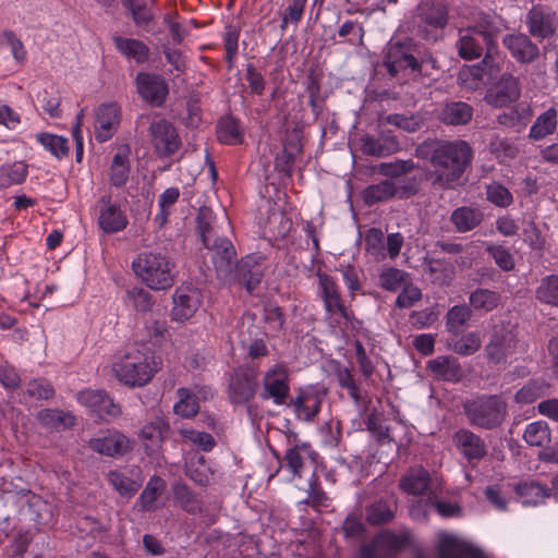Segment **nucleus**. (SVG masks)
<instances>
[{"label": "nucleus", "mask_w": 558, "mask_h": 558, "mask_svg": "<svg viewBox=\"0 0 558 558\" xmlns=\"http://www.w3.org/2000/svg\"><path fill=\"white\" fill-rule=\"evenodd\" d=\"M425 150L429 154L433 168V185L439 189H454L459 185L473 159V149L463 140L426 142L418 148L421 155Z\"/></svg>", "instance_id": "f257e3e1"}, {"label": "nucleus", "mask_w": 558, "mask_h": 558, "mask_svg": "<svg viewBox=\"0 0 558 558\" xmlns=\"http://www.w3.org/2000/svg\"><path fill=\"white\" fill-rule=\"evenodd\" d=\"M196 221L199 236L210 254L217 277L223 281L233 279L236 268V252L232 242L217 234L214 226L215 217L209 208H201Z\"/></svg>", "instance_id": "f03ea898"}, {"label": "nucleus", "mask_w": 558, "mask_h": 558, "mask_svg": "<svg viewBox=\"0 0 558 558\" xmlns=\"http://www.w3.org/2000/svg\"><path fill=\"white\" fill-rule=\"evenodd\" d=\"M417 43L410 37L389 44L384 65L390 76L410 70L413 78L427 75V68L437 69V60L429 52H417Z\"/></svg>", "instance_id": "7ed1b4c3"}, {"label": "nucleus", "mask_w": 558, "mask_h": 558, "mask_svg": "<svg viewBox=\"0 0 558 558\" xmlns=\"http://www.w3.org/2000/svg\"><path fill=\"white\" fill-rule=\"evenodd\" d=\"M450 20L449 8L440 0H420L409 21L408 29L428 43L442 38Z\"/></svg>", "instance_id": "20e7f679"}, {"label": "nucleus", "mask_w": 558, "mask_h": 558, "mask_svg": "<svg viewBox=\"0 0 558 558\" xmlns=\"http://www.w3.org/2000/svg\"><path fill=\"white\" fill-rule=\"evenodd\" d=\"M161 360L149 351L131 349L113 364L117 379L131 387L146 385L160 369Z\"/></svg>", "instance_id": "39448f33"}, {"label": "nucleus", "mask_w": 558, "mask_h": 558, "mask_svg": "<svg viewBox=\"0 0 558 558\" xmlns=\"http://www.w3.org/2000/svg\"><path fill=\"white\" fill-rule=\"evenodd\" d=\"M132 267L136 277L151 290H167L174 283V264L162 252H143L133 260Z\"/></svg>", "instance_id": "423d86ee"}, {"label": "nucleus", "mask_w": 558, "mask_h": 558, "mask_svg": "<svg viewBox=\"0 0 558 558\" xmlns=\"http://www.w3.org/2000/svg\"><path fill=\"white\" fill-rule=\"evenodd\" d=\"M462 408L469 424L485 430L500 427L508 415V404L499 395L476 396L465 400Z\"/></svg>", "instance_id": "0eeeda50"}, {"label": "nucleus", "mask_w": 558, "mask_h": 558, "mask_svg": "<svg viewBox=\"0 0 558 558\" xmlns=\"http://www.w3.org/2000/svg\"><path fill=\"white\" fill-rule=\"evenodd\" d=\"M262 384V399L272 400L277 405L287 403L290 396V386L289 369L284 364L278 363L269 367L263 376Z\"/></svg>", "instance_id": "6e6552de"}, {"label": "nucleus", "mask_w": 558, "mask_h": 558, "mask_svg": "<svg viewBox=\"0 0 558 558\" xmlns=\"http://www.w3.org/2000/svg\"><path fill=\"white\" fill-rule=\"evenodd\" d=\"M517 343V336L511 329L495 326L490 339L485 345L486 356L494 364L506 363L507 357L515 352Z\"/></svg>", "instance_id": "1a4fd4ad"}, {"label": "nucleus", "mask_w": 558, "mask_h": 558, "mask_svg": "<svg viewBox=\"0 0 558 558\" xmlns=\"http://www.w3.org/2000/svg\"><path fill=\"white\" fill-rule=\"evenodd\" d=\"M150 142L160 156H171L181 147V141L174 126L165 119L150 122Z\"/></svg>", "instance_id": "9d476101"}, {"label": "nucleus", "mask_w": 558, "mask_h": 558, "mask_svg": "<svg viewBox=\"0 0 558 558\" xmlns=\"http://www.w3.org/2000/svg\"><path fill=\"white\" fill-rule=\"evenodd\" d=\"M521 96V83L518 77L504 73L485 94L484 100L492 107L501 108L515 102Z\"/></svg>", "instance_id": "9b49d317"}, {"label": "nucleus", "mask_w": 558, "mask_h": 558, "mask_svg": "<svg viewBox=\"0 0 558 558\" xmlns=\"http://www.w3.org/2000/svg\"><path fill=\"white\" fill-rule=\"evenodd\" d=\"M493 43L492 34L477 27L460 29L456 44L458 53L462 59L473 60L482 56L484 46L489 49Z\"/></svg>", "instance_id": "f8f14e48"}, {"label": "nucleus", "mask_w": 558, "mask_h": 558, "mask_svg": "<svg viewBox=\"0 0 558 558\" xmlns=\"http://www.w3.org/2000/svg\"><path fill=\"white\" fill-rule=\"evenodd\" d=\"M88 448L107 457L125 454L130 449V439L117 429L99 432L88 440Z\"/></svg>", "instance_id": "ddd939ff"}, {"label": "nucleus", "mask_w": 558, "mask_h": 558, "mask_svg": "<svg viewBox=\"0 0 558 558\" xmlns=\"http://www.w3.org/2000/svg\"><path fill=\"white\" fill-rule=\"evenodd\" d=\"M256 388L257 372L240 368L230 377L228 387L229 399L232 403H246L255 396Z\"/></svg>", "instance_id": "4468645a"}, {"label": "nucleus", "mask_w": 558, "mask_h": 558, "mask_svg": "<svg viewBox=\"0 0 558 558\" xmlns=\"http://www.w3.org/2000/svg\"><path fill=\"white\" fill-rule=\"evenodd\" d=\"M202 305V293L192 287H180L173 295L171 317L173 320L184 322L194 316Z\"/></svg>", "instance_id": "2eb2a0df"}, {"label": "nucleus", "mask_w": 558, "mask_h": 558, "mask_svg": "<svg viewBox=\"0 0 558 558\" xmlns=\"http://www.w3.org/2000/svg\"><path fill=\"white\" fill-rule=\"evenodd\" d=\"M121 121V110L116 102L100 105L95 111V137L102 143L110 140Z\"/></svg>", "instance_id": "dca6fc26"}, {"label": "nucleus", "mask_w": 558, "mask_h": 558, "mask_svg": "<svg viewBox=\"0 0 558 558\" xmlns=\"http://www.w3.org/2000/svg\"><path fill=\"white\" fill-rule=\"evenodd\" d=\"M317 452L307 442H298L289 447L283 456V465L295 477H302L303 471L316 463Z\"/></svg>", "instance_id": "f3484780"}, {"label": "nucleus", "mask_w": 558, "mask_h": 558, "mask_svg": "<svg viewBox=\"0 0 558 558\" xmlns=\"http://www.w3.org/2000/svg\"><path fill=\"white\" fill-rule=\"evenodd\" d=\"M556 13L543 5H534L526 15L529 33L542 39L554 36L556 32Z\"/></svg>", "instance_id": "a211bd4d"}, {"label": "nucleus", "mask_w": 558, "mask_h": 558, "mask_svg": "<svg viewBox=\"0 0 558 558\" xmlns=\"http://www.w3.org/2000/svg\"><path fill=\"white\" fill-rule=\"evenodd\" d=\"M78 401L102 420L116 418L121 413L120 407L102 390H84L78 393Z\"/></svg>", "instance_id": "6ab92c4d"}, {"label": "nucleus", "mask_w": 558, "mask_h": 558, "mask_svg": "<svg viewBox=\"0 0 558 558\" xmlns=\"http://www.w3.org/2000/svg\"><path fill=\"white\" fill-rule=\"evenodd\" d=\"M107 480L119 495L124 498L133 497L143 484V476L138 466H133L124 471H109Z\"/></svg>", "instance_id": "aec40b11"}, {"label": "nucleus", "mask_w": 558, "mask_h": 558, "mask_svg": "<svg viewBox=\"0 0 558 558\" xmlns=\"http://www.w3.org/2000/svg\"><path fill=\"white\" fill-rule=\"evenodd\" d=\"M98 225L104 232L116 233L126 227V216L118 205L111 203V198L109 196H102L98 201Z\"/></svg>", "instance_id": "412c9836"}, {"label": "nucleus", "mask_w": 558, "mask_h": 558, "mask_svg": "<svg viewBox=\"0 0 558 558\" xmlns=\"http://www.w3.org/2000/svg\"><path fill=\"white\" fill-rule=\"evenodd\" d=\"M265 259L258 255H247L236 263L238 277L248 292H253L262 282L265 271Z\"/></svg>", "instance_id": "4be33fe9"}, {"label": "nucleus", "mask_w": 558, "mask_h": 558, "mask_svg": "<svg viewBox=\"0 0 558 558\" xmlns=\"http://www.w3.org/2000/svg\"><path fill=\"white\" fill-rule=\"evenodd\" d=\"M504 45L508 48L511 56L521 63H532L539 56V49L527 35L509 34L504 38Z\"/></svg>", "instance_id": "5701e85b"}, {"label": "nucleus", "mask_w": 558, "mask_h": 558, "mask_svg": "<svg viewBox=\"0 0 558 558\" xmlns=\"http://www.w3.org/2000/svg\"><path fill=\"white\" fill-rule=\"evenodd\" d=\"M453 442L468 460H481L487 453L485 441L466 428H461L454 433Z\"/></svg>", "instance_id": "b1692460"}, {"label": "nucleus", "mask_w": 558, "mask_h": 558, "mask_svg": "<svg viewBox=\"0 0 558 558\" xmlns=\"http://www.w3.org/2000/svg\"><path fill=\"white\" fill-rule=\"evenodd\" d=\"M318 281L326 311L332 315L338 314L343 318H348L347 307L341 300L335 280L326 274H318Z\"/></svg>", "instance_id": "393cba45"}, {"label": "nucleus", "mask_w": 558, "mask_h": 558, "mask_svg": "<svg viewBox=\"0 0 558 558\" xmlns=\"http://www.w3.org/2000/svg\"><path fill=\"white\" fill-rule=\"evenodd\" d=\"M438 558H486L480 550L459 538L441 534L438 542Z\"/></svg>", "instance_id": "a878e982"}, {"label": "nucleus", "mask_w": 558, "mask_h": 558, "mask_svg": "<svg viewBox=\"0 0 558 558\" xmlns=\"http://www.w3.org/2000/svg\"><path fill=\"white\" fill-rule=\"evenodd\" d=\"M137 89L147 101L156 105L163 102L168 93L165 81L154 74L138 73L136 76Z\"/></svg>", "instance_id": "bb28decb"}, {"label": "nucleus", "mask_w": 558, "mask_h": 558, "mask_svg": "<svg viewBox=\"0 0 558 558\" xmlns=\"http://www.w3.org/2000/svg\"><path fill=\"white\" fill-rule=\"evenodd\" d=\"M473 107L464 101L445 102L439 111L438 119L446 125H465L473 118Z\"/></svg>", "instance_id": "cd10ccee"}, {"label": "nucleus", "mask_w": 558, "mask_h": 558, "mask_svg": "<svg viewBox=\"0 0 558 558\" xmlns=\"http://www.w3.org/2000/svg\"><path fill=\"white\" fill-rule=\"evenodd\" d=\"M428 368L435 377L446 381L458 383L464 376L459 361L453 356H437L428 362Z\"/></svg>", "instance_id": "c85d7f7f"}, {"label": "nucleus", "mask_w": 558, "mask_h": 558, "mask_svg": "<svg viewBox=\"0 0 558 558\" xmlns=\"http://www.w3.org/2000/svg\"><path fill=\"white\" fill-rule=\"evenodd\" d=\"M483 219V211L480 208L471 206L458 207L450 215V222L459 233L474 230L482 223Z\"/></svg>", "instance_id": "c756f323"}, {"label": "nucleus", "mask_w": 558, "mask_h": 558, "mask_svg": "<svg viewBox=\"0 0 558 558\" xmlns=\"http://www.w3.org/2000/svg\"><path fill=\"white\" fill-rule=\"evenodd\" d=\"M429 473L422 466L411 468L401 478L399 487L409 495H422L429 486Z\"/></svg>", "instance_id": "7c9ffc66"}, {"label": "nucleus", "mask_w": 558, "mask_h": 558, "mask_svg": "<svg viewBox=\"0 0 558 558\" xmlns=\"http://www.w3.org/2000/svg\"><path fill=\"white\" fill-rule=\"evenodd\" d=\"M424 271L439 286L449 284L456 277L454 265L446 258H428L424 262Z\"/></svg>", "instance_id": "2f4dec72"}, {"label": "nucleus", "mask_w": 558, "mask_h": 558, "mask_svg": "<svg viewBox=\"0 0 558 558\" xmlns=\"http://www.w3.org/2000/svg\"><path fill=\"white\" fill-rule=\"evenodd\" d=\"M167 483L159 476H153L141 493L137 504L142 511H155L158 509L157 500L163 495Z\"/></svg>", "instance_id": "473e14b6"}, {"label": "nucleus", "mask_w": 558, "mask_h": 558, "mask_svg": "<svg viewBox=\"0 0 558 558\" xmlns=\"http://www.w3.org/2000/svg\"><path fill=\"white\" fill-rule=\"evenodd\" d=\"M113 43L117 50L128 59H133L136 63L148 60L149 47L142 40L114 36Z\"/></svg>", "instance_id": "72a5a7b5"}, {"label": "nucleus", "mask_w": 558, "mask_h": 558, "mask_svg": "<svg viewBox=\"0 0 558 558\" xmlns=\"http://www.w3.org/2000/svg\"><path fill=\"white\" fill-rule=\"evenodd\" d=\"M130 148L129 146H120L112 158L110 166V182L112 185L123 186L130 174Z\"/></svg>", "instance_id": "f704fd0d"}, {"label": "nucleus", "mask_w": 558, "mask_h": 558, "mask_svg": "<svg viewBox=\"0 0 558 558\" xmlns=\"http://www.w3.org/2000/svg\"><path fill=\"white\" fill-rule=\"evenodd\" d=\"M558 125V112L556 108L550 107L539 114L530 129L529 137L534 141H541L556 132Z\"/></svg>", "instance_id": "c9c22d12"}, {"label": "nucleus", "mask_w": 558, "mask_h": 558, "mask_svg": "<svg viewBox=\"0 0 558 558\" xmlns=\"http://www.w3.org/2000/svg\"><path fill=\"white\" fill-rule=\"evenodd\" d=\"M291 404L300 418L310 422L319 413L322 399L318 393L302 392Z\"/></svg>", "instance_id": "e433bc0d"}, {"label": "nucleus", "mask_w": 558, "mask_h": 558, "mask_svg": "<svg viewBox=\"0 0 558 558\" xmlns=\"http://www.w3.org/2000/svg\"><path fill=\"white\" fill-rule=\"evenodd\" d=\"M513 489L526 505H536L550 496V489L535 481H521Z\"/></svg>", "instance_id": "4c0bfd02"}, {"label": "nucleus", "mask_w": 558, "mask_h": 558, "mask_svg": "<svg viewBox=\"0 0 558 558\" xmlns=\"http://www.w3.org/2000/svg\"><path fill=\"white\" fill-rule=\"evenodd\" d=\"M37 417L40 424L49 429L63 430L75 424V417L70 412L57 409L43 410Z\"/></svg>", "instance_id": "58836bf2"}, {"label": "nucleus", "mask_w": 558, "mask_h": 558, "mask_svg": "<svg viewBox=\"0 0 558 558\" xmlns=\"http://www.w3.org/2000/svg\"><path fill=\"white\" fill-rule=\"evenodd\" d=\"M154 2L155 0H150V3L141 0H122V4L130 13L134 24L140 27L148 26L153 22L155 17Z\"/></svg>", "instance_id": "ea45409f"}, {"label": "nucleus", "mask_w": 558, "mask_h": 558, "mask_svg": "<svg viewBox=\"0 0 558 558\" xmlns=\"http://www.w3.org/2000/svg\"><path fill=\"white\" fill-rule=\"evenodd\" d=\"M532 117L530 105L521 102L512 107L509 111L497 116V123L507 129L523 126Z\"/></svg>", "instance_id": "a19ab883"}, {"label": "nucleus", "mask_w": 558, "mask_h": 558, "mask_svg": "<svg viewBox=\"0 0 558 558\" xmlns=\"http://www.w3.org/2000/svg\"><path fill=\"white\" fill-rule=\"evenodd\" d=\"M523 438L529 446L547 447L550 444V430L544 421L530 423L523 433Z\"/></svg>", "instance_id": "79ce46f5"}, {"label": "nucleus", "mask_w": 558, "mask_h": 558, "mask_svg": "<svg viewBox=\"0 0 558 558\" xmlns=\"http://www.w3.org/2000/svg\"><path fill=\"white\" fill-rule=\"evenodd\" d=\"M472 316V310L466 305H456L446 314L447 330L458 336Z\"/></svg>", "instance_id": "37998d69"}, {"label": "nucleus", "mask_w": 558, "mask_h": 558, "mask_svg": "<svg viewBox=\"0 0 558 558\" xmlns=\"http://www.w3.org/2000/svg\"><path fill=\"white\" fill-rule=\"evenodd\" d=\"M396 197V190L388 180H383L376 184L367 186L363 192V199L367 205L388 201Z\"/></svg>", "instance_id": "c03bdc74"}, {"label": "nucleus", "mask_w": 558, "mask_h": 558, "mask_svg": "<svg viewBox=\"0 0 558 558\" xmlns=\"http://www.w3.org/2000/svg\"><path fill=\"white\" fill-rule=\"evenodd\" d=\"M179 401L174 404V412L182 417H193L199 411L198 397L187 388H179Z\"/></svg>", "instance_id": "a18cd8bd"}, {"label": "nucleus", "mask_w": 558, "mask_h": 558, "mask_svg": "<svg viewBox=\"0 0 558 558\" xmlns=\"http://www.w3.org/2000/svg\"><path fill=\"white\" fill-rule=\"evenodd\" d=\"M174 502L184 511L195 513L201 510V504L190 490L186 484L177 482L172 485Z\"/></svg>", "instance_id": "49530a36"}, {"label": "nucleus", "mask_w": 558, "mask_h": 558, "mask_svg": "<svg viewBox=\"0 0 558 558\" xmlns=\"http://www.w3.org/2000/svg\"><path fill=\"white\" fill-rule=\"evenodd\" d=\"M548 388L549 385L545 380H530L517 391L514 400L515 402L523 404L533 403L535 400L543 397L547 392Z\"/></svg>", "instance_id": "de8ad7c7"}, {"label": "nucleus", "mask_w": 558, "mask_h": 558, "mask_svg": "<svg viewBox=\"0 0 558 558\" xmlns=\"http://www.w3.org/2000/svg\"><path fill=\"white\" fill-rule=\"evenodd\" d=\"M499 293L488 289H476L469 296L470 305L474 310L490 312L499 305Z\"/></svg>", "instance_id": "09e8293b"}, {"label": "nucleus", "mask_w": 558, "mask_h": 558, "mask_svg": "<svg viewBox=\"0 0 558 558\" xmlns=\"http://www.w3.org/2000/svg\"><path fill=\"white\" fill-rule=\"evenodd\" d=\"M365 250L375 260L386 257L385 236L380 229L372 228L365 234Z\"/></svg>", "instance_id": "8fccbe9b"}, {"label": "nucleus", "mask_w": 558, "mask_h": 558, "mask_svg": "<svg viewBox=\"0 0 558 558\" xmlns=\"http://www.w3.org/2000/svg\"><path fill=\"white\" fill-rule=\"evenodd\" d=\"M217 136L221 143L235 145L241 143L242 134L238 122L230 117L219 121L217 126Z\"/></svg>", "instance_id": "3c124183"}, {"label": "nucleus", "mask_w": 558, "mask_h": 558, "mask_svg": "<svg viewBox=\"0 0 558 558\" xmlns=\"http://www.w3.org/2000/svg\"><path fill=\"white\" fill-rule=\"evenodd\" d=\"M396 190V197L409 198L418 193L422 180L414 174H402L396 181H390Z\"/></svg>", "instance_id": "603ef678"}, {"label": "nucleus", "mask_w": 558, "mask_h": 558, "mask_svg": "<svg viewBox=\"0 0 558 558\" xmlns=\"http://www.w3.org/2000/svg\"><path fill=\"white\" fill-rule=\"evenodd\" d=\"M416 169V165L412 160H396L393 162H381L378 165V172L388 177V181H396L402 174L412 173Z\"/></svg>", "instance_id": "864d4df0"}, {"label": "nucleus", "mask_w": 558, "mask_h": 558, "mask_svg": "<svg viewBox=\"0 0 558 558\" xmlns=\"http://www.w3.org/2000/svg\"><path fill=\"white\" fill-rule=\"evenodd\" d=\"M386 122L409 133H414L423 126L424 118L421 113L410 116L392 113L386 117Z\"/></svg>", "instance_id": "5fc2aeb1"}, {"label": "nucleus", "mask_w": 558, "mask_h": 558, "mask_svg": "<svg viewBox=\"0 0 558 558\" xmlns=\"http://www.w3.org/2000/svg\"><path fill=\"white\" fill-rule=\"evenodd\" d=\"M409 276L405 271L398 268H385L379 274V286L388 291H397L402 288L408 280Z\"/></svg>", "instance_id": "6e6d98bb"}, {"label": "nucleus", "mask_w": 558, "mask_h": 558, "mask_svg": "<svg viewBox=\"0 0 558 558\" xmlns=\"http://www.w3.org/2000/svg\"><path fill=\"white\" fill-rule=\"evenodd\" d=\"M482 345L481 337L477 332H468L460 339L449 343V348L457 354L468 356L476 353Z\"/></svg>", "instance_id": "4d7b16f0"}, {"label": "nucleus", "mask_w": 558, "mask_h": 558, "mask_svg": "<svg viewBox=\"0 0 558 558\" xmlns=\"http://www.w3.org/2000/svg\"><path fill=\"white\" fill-rule=\"evenodd\" d=\"M27 175V166L24 162H15L8 168L0 169V189L12 184H21Z\"/></svg>", "instance_id": "13d9d810"}, {"label": "nucleus", "mask_w": 558, "mask_h": 558, "mask_svg": "<svg viewBox=\"0 0 558 558\" xmlns=\"http://www.w3.org/2000/svg\"><path fill=\"white\" fill-rule=\"evenodd\" d=\"M38 142L53 156L61 159L69 154L68 140L49 133H41L37 136Z\"/></svg>", "instance_id": "bf43d9fd"}, {"label": "nucleus", "mask_w": 558, "mask_h": 558, "mask_svg": "<svg viewBox=\"0 0 558 558\" xmlns=\"http://www.w3.org/2000/svg\"><path fill=\"white\" fill-rule=\"evenodd\" d=\"M536 298L546 304L558 306V276L551 275L542 280Z\"/></svg>", "instance_id": "052dcab7"}, {"label": "nucleus", "mask_w": 558, "mask_h": 558, "mask_svg": "<svg viewBox=\"0 0 558 558\" xmlns=\"http://www.w3.org/2000/svg\"><path fill=\"white\" fill-rule=\"evenodd\" d=\"M395 512L384 501H377L366 510V520L372 525H380L390 522Z\"/></svg>", "instance_id": "680f3d73"}, {"label": "nucleus", "mask_w": 558, "mask_h": 558, "mask_svg": "<svg viewBox=\"0 0 558 558\" xmlns=\"http://www.w3.org/2000/svg\"><path fill=\"white\" fill-rule=\"evenodd\" d=\"M306 2L307 0H289L288 7L281 14L280 28L282 31L287 29L290 23L298 25L301 22Z\"/></svg>", "instance_id": "e2e57ef3"}, {"label": "nucleus", "mask_w": 558, "mask_h": 558, "mask_svg": "<svg viewBox=\"0 0 558 558\" xmlns=\"http://www.w3.org/2000/svg\"><path fill=\"white\" fill-rule=\"evenodd\" d=\"M126 296L129 302L137 312H148L154 305L151 294L141 287H134L128 290Z\"/></svg>", "instance_id": "0e129e2a"}, {"label": "nucleus", "mask_w": 558, "mask_h": 558, "mask_svg": "<svg viewBox=\"0 0 558 558\" xmlns=\"http://www.w3.org/2000/svg\"><path fill=\"white\" fill-rule=\"evenodd\" d=\"M488 148L498 158H514L519 153L518 147L510 140L499 135L492 136Z\"/></svg>", "instance_id": "69168bd1"}, {"label": "nucleus", "mask_w": 558, "mask_h": 558, "mask_svg": "<svg viewBox=\"0 0 558 558\" xmlns=\"http://www.w3.org/2000/svg\"><path fill=\"white\" fill-rule=\"evenodd\" d=\"M180 434L184 439L204 451H210L216 445L215 438L205 432L184 428L180 430Z\"/></svg>", "instance_id": "338daca9"}, {"label": "nucleus", "mask_w": 558, "mask_h": 558, "mask_svg": "<svg viewBox=\"0 0 558 558\" xmlns=\"http://www.w3.org/2000/svg\"><path fill=\"white\" fill-rule=\"evenodd\" d=\"M486 252L502 270L510 271L514 268V258L506 247L492 244L486 247Z\"/></svg>", "instance_id": "774afa93"}]
</instances>
